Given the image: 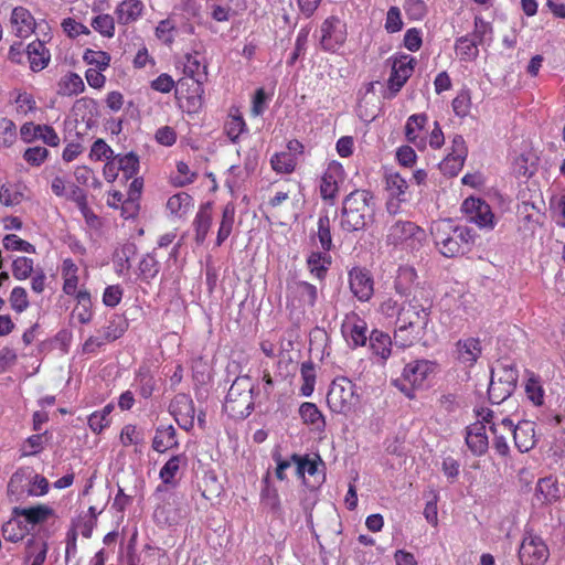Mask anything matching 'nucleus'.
<instances>
[{"instance_id": "1", "label": "nucleus", "mask_w": 565, "mask_h": 565, "mask_svg": "<svg viewBox=\"0 0 565 565\" xmlns=\"http://www.w3.org/2000/svg\"><path fill=\"white\" fill-rule=\"evenodd\" d=\"M431 235L440 254L448 258L469 253L475 244L472 231L467 226L455 225L450 220L434 222Z\"/></svg>"}, {"instance_id": "2", "label": "nucleus", "mask_w": 565, "mask_h": 565, "mask_svg": "<svg viewBox=\"0 0 565 565\" xmlns=\"http://www.w3.org/2000/svg\"><path fill=\"white\" fill-rule=\"evenodd\" d=\"M374 214L375 204L371 192L355 190L343 200L340 226L347 232L363 230L373 222Z\"/></svg>"}, {"instance_id": "3", "label": "nucleus", "mask_w": 565, "mask_h": 565, "mask_svg": "<svg viewBox=\"0 0 565 565\" xmlns=\"http://www.w3.org/2000/svg\"><path fill=\"white\" fill-rule=\"evenodd\" d=\"M225 412L235 419H243L254 409V384L249 376H237L224 403Z\"/></svg>"}, {"instance_id": "4", "label": "nucleus", "mask_w": 565, "mask_h": 565, "mask_svg": "<svg viewBox=\"0 0 565 565\" xmlns=\"http://www.w3.org/2000/svg\"><path fill=\"white\" fill-rule=\"evenodd\" d=\"M425 231L408 220H396L387 226L385 242L387 245L406 250H415L423 246Z\"/></svg>"}, {"instance_id": "5", "label": "nucleus", "mask_w": 565, "mask_h": 565, "mask_svg": "<svg viewBox=\"0 0 565 565\" xmlns=\"http://www.w3.org/2000/svg\"><path fill=\"white\" fill-rule=\"evenodd\" d=\"M327 402L333 413L350 414L359 402L355 385L347 377L335 379L331 383Z\"/></svg>"}, {"instance_id": "6", "label": "nucleus", "mask_w": 565, "mask_h": 565, "mask_svg": "<svg viewBox=\"0 0 565 565\" xmlns=\"http://www.w3.org/2000/svg\"><path fill=\"white\" fill-rule=\"evenodd\" d=\"M434 371V362L428 360H417L406 364L402 376L394 380L393 383L407 397L412 398L414 397V390L420 387Z\"/></svg>"}, {"instance_id": "7", "label": "nucleus", "mask_w": 565, "mask_h": 565, "mask_svg": "<svg viewBox=\"0 0 565 565\" xmlns=\"http://www.w3.org/2000/svg\"><path fill=\"white\" fill-rule=\"evenodd\" d=\"M429 306L419 302L416 296L397 310L396 326H408L424 332L429 321Z\"/></svg>"}, {"instance_id": "8", "label": "nucleus", "mask_w": 565, "mask_h": 565, "mask_svg": "<svg viewBox=\"0 0 565 565\" xmlns=\"http://www.w3.org/2000/svg\"><path fill=\"white\" fill-rule=\"evenodd\" d=\"M127 330V322L118 316H114L108 323L97 330L96 335H90L83 344V352L94 353L106 343L121 338Z\"/></svg>"}, {"instance_id": "9", "label": "nucleus", "mask_w": 565, "mask_h": 565, "mask_svg": "<svg viewBox=\"0 0 565 565\" xmlns=\"http://www.w3.org/2000/svg\"><path fill=\"white\" fill-rule=\"evenodd\" d=\"M320 45L324 51L335 52L347 41V24L338 17L327 18L320 26Z\"/></svg>"}, {"instance_id": "10", "label": "nucleus", "mask_w": 565, "mask_h": 565, "mask_svg": "<svg viewBox=\"0 0 565 565\" xmlns=\"http://www.w3.org/2000/svg\"><path fill=\"white\" fill-rule=\"evenodd\" d=\"M550 557V550L542 537L527 534L523 537L519 548V558L522 565H544Z\"/></svg>"}, {"instance_id": "11", "label": "nucleus", "mask_w": 565, "mask_h": 565, "mask_svg": "<svg viewBox=\"0 0 565 565\" xmlns=\"http://www.w3.org/2000/svg\"><path fill=\"white\" fill-rule=\"evenodd\" d=\"M392 64V73L387 82L390 95L388 98L394 97L414 71L416 60L409 55L402 54L393 56L388 60Z\"/></svg>"}, {"instance_id": "12", "label": "nucleus", "mask_w": 565, "mask_h": 565, "mask_svg": "<svg viewBox=\"0 0 565 565\" xmlns=\"http://www.w3.org/2000/svg\"><path fill=\"white\" fill-rule=\"evenodd\" d=\"M461 211L468 222L476 224L479 228L492 230L494 227V215L490 205L477 198H468L462 202Z\"/></svg>"}, {"instance_id": "13", "label": "nucleus", "mask_w": 565, "mask_h": 565, "mask_svg": "<svg viewBox=\"0 0 565 565\" xmlns=\"http://www.w3.org/2000/svg\"><path fill=\"white\" fill-rule=\"evenodd\" d=\"M169 411L181 428L189 430L193 427L195 409L189 395L177 394L170 403Z\"/></svg>"}, {"instance_id": "14", "label": "nucleus", "mask_w": 565, "mask_h": 565, "mask_svg": "<svg viewBox=\"0 0 565 565\" xmlns=\"http://www.w3.org/2000/svg\"><path fill=\"white\" fill-rule=\"evenodd\" d=\"M186 515L185 508L178 497L166 501L157 507L153 512V519L160 526H173L179 524Z\"/></svg>"}, {"instance_id": "15", "label": "nucleus", "mask_w": 565, "mask_h": 565, "mask_svg": "<svg viewBox=\"0 0 565 565\" xmlns=\"http://www.w3.org/2000/svg\"><path fill=\"white\" fill-rule=\"evenodd\" d=\"M468 154V149L465 139L460 135H456L451 141V151L440 162V170L445 174L457 175L462 169L465 160Z\"/></svg>"}, {"instance_id": "16", "label": "nucleus", "mask_w": 565, "mask_h": 565, "mask_svg": "<svg viewBox=\"0 0 565 565\" xmlns=\"http://www.w3.org/2000/svg\"><path fill=\"white\" fill-rule=\"evenodd\" d=\"M350 289L360 301H367L373 296V278L369 270L354 267L349 273Z\"/></svg>"}, {"instance_id": "17", "label": "nucleus", "mask_w": 565, "mask_h": 565, "mask_svg": "<svg viewBox=\"0 0 565 565\" xmlns=\"http://www.w3.org/2000/svg\"><path fill=\"white\" fill-rule=\"evenodd\" d=\"M343 167L332 161L328 164L320 183V193L323 200H334L339 193V183L343 180Z\"/></svg>"}, {"instance_id": "18", "label": "nucleus", "mask_w": 565, "mask_h": 565, "mask_svg": "<svg viewBox=\"0 0 565 565\" xmlns=\"http://www.w3.org/2000/svg\"><path fill=\"white\" fill-rule=\"evenodd\" d=\"M428 118L425 114H415L408 117L405 125V137L407 141L415 145L418 149L426 148V131Z\"/></svg>"}, {"instance_id": "19", "label": "nucleus", "mask_w": 565, "mask_h": 565, "mask_svg": "<svg viewBox=\"0 0 565 565\" xmlns=\"http://www.w3.org/2000/svg\"><path fill=\"white\" fill-rule=\"evenodd\" d=\"M10 23L15 36L25 39L30 36L36 26L35 19L31 12L23 7H15L10 17Z\"/></svg>"}, {"instance_id": "20", "label": "nucleus", "mask_w": 565, "mask_h": 565, "mask_svg": "<svg viewBox=\"0 0 565 565\" xmlns=\"http://www.w3.org/2000/svg\"><path fill=\"white\" fill-rule=\"evenodd\" d=\"M143 10L141 0H122L116 6L114 13L119 25H129L142 17Z\"/></svg>"}, {"instance_id": "21", "label": "nucleus", "mask_w": 565, "mask_h": 565, "mask_svg": "<svg viewBox=\"0 0 565 565\" xmlns=\"http://www.w3.org/2000/svg\"><path fill=\"white\" fill-rule=\"evenodd\" d=\"M54 511L45 505L38 504L31 508H20L15 507L12 510V515L15 518H23V523L26 524L31 530L34 525L44 523L50 516H52Z\"/></svg>"}, {"instance_id": "22", "label": "nucleus", "mask_w": 565, "mask_h": 565, "mask_svg": "<svg viewBox=\"0 0 565 565\" xmlns=\"http://www.w3.org/2000/svg\"><path fill=\"white\" fill-rule=\"evenodd\" d=\"M466 444L476 456H482L489 447L486 426L481 422H476L467 427Z\"/></svg>"}, {"instance_id": "23", "label": "nucleus", "mask_w": 565, "mask_h": 565, "mask_svg": "<svg viewBox=\"0 0 565 565\" xmlns=\"http://www.w3.org/2000/svg\"><path fill=\"white\" fill-rule=\"evenodd\" d=\"M514 445L521 452H527L536 445L535 424L531 420L520 422L513 429Z\"/></svg>"}, {"instance_id": "24", "label": "nucleus", "mask_w": 565, "mask_h": 565, "mask_svg": "<svg viewBox=\"0 0 565 565\" xmlns=\"http://www.w3.org/2000/svg\"><path fill=\"white\" fill-rule=\"evenodd\" d=\"M342 333L352 345H364L367 340L366 322L354 315L343 323Z\"/></svg>"}, {"instance_id": "25", "label": "nucleus", "mask_w": 565, "mask_h": 565, "mask_svg": "<svg viewBox=\"0 0 565 565\" xmlns=\"http://www.w3.org/2000/svg\"><path fill=\"white\" fill-rule=\"evenodd\" d=\"M26 54L30 68L33 72H40L44 70L51 60L49 49L45 46L44 42L40 40L33 41L26 46Z\"/></svg>"}, {"instance_id": "26", "label": "nucleus", "mask_w": 565, "mask_h": 565, "mask_svg": "<svg viewBox=\"0 0 565 565\" xmlns=\"http://www.w3.org/2000/svg\"><path fill=\"white\" fill-rule=\"evenodd\" d=\"M183 73L200 85L206 81L207 66L203 63L202 57L198 52L184 55Z\"/></svg>"}, {"instance_id": "27", "label": "nucleus", "mask_w": 565, "mask_h": 565, "mask_svg": "<svg viewBox=\"0 0 565 565\" xmlns=\"http://www.w3.org/2000/svg\"><path fill=\"white\" fill-rule=\"evenodd\" d=\"M194 241L198 245L204 243L211 225H212V211L210 204L202 205L193 220Z\"/></svg>"}, {"instance_id": "28", "label": "nucleus", "mask_w": 565, "mask_h": 565, "mask_svg": "<svg viewBox=\"0 0 565 565\" xmlns=\"http://www.w3.org/2000/svg\"><path fill=\"white\" fill-rule=\"evenodd\" d=\"M491 379L497 380L509 390H514L518 383L519 373L512 362L501 361L492 369Z\"/></svg>"}, {"instance_id": "29", "label": "nucleus", "mask_w": 565, "mask_h": 565, "mask_svg": "<svg viewBox=\"0 0 565 565\" xmlns=\"http://www.w3.org/2000/svg\"><path fill=\"white\" fill-rule=\"evenodd\" d=\"M481 354L480 341L476 338H468L457 342V358L468 365H473Z\"/></svg>"}, {"instance_id": "30", "label": "nucleus", "mask_w": 565, "mask_h": 565, "mask_svg": "<svg viewBox=\"0 0 565 565\" xmlns=\"http://www.w3.org/2000/svg\"><path fill=\"white\" fill-rule=\"evenodd\" d=\"M299 415L302 422L312 426V430L323 433L326 428V420L322 413L316 404L305 402L299 407Z\"/></svg>"}, {"instance_id": "31", "label": "nucleus", "mask_w": 565, "mask_h": 565, "mask_svg": "<svg viewBox=\"0 0 565 565\" xmlns=\"http://www.w3.org/2000/svg\"><path fill=\"white\" fill-rule=\"evenodd\" d=\"M178 446L177 433L172 425L159 426L152 441V448L158 452H164Z\"/></svg>"}, {"instance_id": "32", "label": "nucleus", "mask_w": 565, "mask_h": 565, "mask_svg": "<svg viewBox=\"0 0 565 565\" xmlns=\"http://www.w3.org/2000/svg\"><path fill=\"white\" fill-rule=\"evenodd\" d=\"M369 339L372 353L381 360L386 361L392 353L391 337L383 331L373 330Z\"/></svg>"}, {"instance_id": "33", "label": "nucleus", "mask_w": 565, "mask_h": 565, "mask_svg": "<svg viewBox=\"0 0 565 565\" xmlns=\"http://www.w3.org/2000/svg\"><path fill=\"white\" fill-rule=\"evenodd\" d=\"M536 495L542 502H554L562 495L558 482L553 477H545L539 480L536 484Z\"/></svg>"}, {"instance_id": "34", "label": "nucleus", "mask_w": 565, "mask_h": 565, "mask_svg": "<svg viewBox=\"0 0 565 565\" xmlns=\"http://www.w3.org/2000/svg\"><path fill=\"white\" fill-rule=\"evenodd\" d=\"M62 278L64 280L63 291L66 295H75L78 286V266L71 258H66L62 263Z\"/></svg>"}, {"instance_id": "35", "label": "nucleus", "mask_w": 565, "mask_h": 565, "mask_svg": "<svg viewBox=\"0 0 565 565\" xmlns=\"http://www.w3.org/2000/svg\"><path fill=\"white\" fill-rule=\"evenodd\" d=\"M167 210L174 217H183L193 207V199L185 192L177 193L169 198Z\"/></svg>"}, {"instance_id": "36", "label": "nucleus", "mask_w": 565, "mask_h": 565, "mask_svg": "<svg viewBox=\"0 0 565 565\" xmlns=\"http://www.w3.org/2000/svg\"><path fill=\"white\" fill-rule=\"evenodd\" d=\"M31 531L20 518L13 516L2 525V536L4 540L17 543Z\"/></svg>"}, {"instance_id": "37", "label": "nucleus", "mask_w": 565, "mask_h": 565, "mask_svg": "<svg viewBox=\"0 0 565 565\" xmlns=\"http://www.w3.org/2000/svg\"><path fill=\"white\" fill-rule=\"evenodd\" d=\"M330 265L331 256L327 252H312L307 258L308 269L318 279H322L326 276Z\"/></svg>"}, {"instance_id": "38", "label": "nucleus", "mask_w": 565, "mask_h": 565, "mask_svg": "<svg viewBox=\"0 0 565 565\" xmlns=\"http://www.w3.org/2000/svg\"><path fill=\"white\" fill-rule=\"evenodd\" d=\"M235 220V207L232 203L224 206L222 212V220L220 222L216 245L221 246L231 235Z\"/></svg>"}, {"instance_id": "39", "label": "nucleus", "mask_w": 565, "mask_h": 565, "mask_svg": "<svg viewBox=\"0 0 565 565\" xmlns=\"http://www.w3.org/2000/svg\"><path fill=\"white\" fill-rule=\"evenodd\" d=\"M386 190L390 196L406 201L405 194L408 189L407 181L398 172H387L385 175Z\"/></svg>"}, {"instance_id": "40", "label": "nucleus", "mask_w": 565, "mask_h": 565, "mask_svg": "<svg viewBox=\"0 0 565 565\" xmlns=\"http://www.w3.org/2000/svg\"><path fill=\"white\" fill-rule=\"evenodd\" d=\"M84 88V82L76 73H67L58 83V94L62 96L78 95Z\"/></svg>"}, {"instance_id": "41", "label": "nucleus", "mask_w": 565, "mask_h": 565, "mask_svg": "<svg viewBox=\"0 0 565 565\" xmlns=\"http://www.w3.org/2000/svg\"><path fill=\"white\" fill-rule=\"evenodd\" d=\"M30 471L18 470L14 472L8 483V493L15 495L17 499L22 497L24 493L28 494V488H30Z\"/></svg>"}, {"instance_id": "42", "label": "nucleus", "mask_w": 565, "mask_h": 565, "mask_svg": "<svg viewBox=\"0 0 565 565\" xmlns=\"http://www.w3.org/2000/svg\"><path fill=\"white\" fill-rule=\"evenodd\" d=\"M424 332L416 331L412 327L405 326H396L394 333L395 345L399 348H408L416 343L422 337Z\"/></svg>"}, {"instance_id": "43", "label": "nucleus", "mask_w": 565, "mask_h": 565, "mask_svg": "<svg viewBox=\"0 0 565 565\" xmlns=\"http://www.w3.org/2000/svg\"><path fill=\"white\" fill-rule=\"evenodd\" d=\"M90 25L104 38L111 39L115 36V18L108 13H100L94 17Z\"/></svg>"}, {"instance_id": "44", "label": "nucleus", "mask_w": 565, "mask_h": 565, "mask_svg": "<svg viewBox=\"0 0 565 565\" xmlns=\"http://www.w3.org/2000/svg\"><path fill=\"white\" fill-rule=\"evenodd\" d=\"M270 164L277 173H291L297 164L296 156L291 152H279L271 157Z\"/></svg>"}, {"instance_id": "45", "label": "nucleus", "mask_w": 565, "mask_h": 565, "mask_svg": "<svg viewBox=\"0 0 565 565\" xmlns=\"http://www.w3.org/2000/svg\"><path fill=\"white\" fill-rule=\"evenodd\" d=\"M186 463V458L183 455L171 457L160 470V478L166 484L174 483V478L180 470L181 465Z\"/></svg>"}, {"instance_id": "46", "label": "nucleus", "mask_w": 565, "mask_h": 565, "mask_svg": "<svg viewBox=\"0 0 565 565\" xmlns=\"http://www.w3.org/2000/svg\"><path fill=\"white\" fill-rule=\"evenodd\" d=\"M478 45L480 44L475 39L468 35L461 36L456 41V53L463 61H472L479 54Z\"/></svg>"}, {"instance_id": "47", "label": "nucleus", "mask_w": 565, "mask_h": 565, "mask_svg": "<svg viewBox=\"0 0 565 565\" xmlns=\"http://www.w3.org/2000/svg\"><path fill=\"white\" fill-rule=\"evenodd\" d=\"M415 278L416 273L413 268H401L395 279V289L397 294L403 297H408L411 295V287L414 284Z\"/></svg>"}, {"instance_id": "48", "label": "nucleus", "mask_w": 565, "mask_h": 565, "mask_svg": "<svg viewBox=\"0 0 565 565\" xmlns=\"http://www.w3.org/2000/svg\"><path fill=\"white\" fill-rule=\"evenodd\" d=\"M264 488L260 492L262 502L269 507L274 512L280 511V498L275 487L269 483V476L263 479Z\"/></svg>"}, {"instance_id": "49", "label": "nucleus", "mask_w": 565, "mask_h": 565, "mask_svg": "<svg viewBox=\"0 0 565 565\" xmlns=\"http://www.w3.org/2000/svg\"><path fill=\"white\" fill-rule=\"evenodd\" d=\"M317 236L323 252H329L332 244L330 218L328 215H321L318 220Z\"/></svg>"}, {"instance_id": "50", "label": "nucleus", "mask_w": 565, "mask_h": 565, "mask_svg": "<svg viewBox=\"0 0 565 565\" xmlns=\"http://www.w3.org/2000/svg\"><path fill=\"white\" fill-rule=\"evenodd\" d=\"M492 25L481 17L475 18L473 39L480 44H489L492 41Z\"/></svg>"}, {"instance_id": "51", "label": "nucleus", "mask_w": 565, "mask_h": 565, "mask_svg": "<svg viewBox=\"0 0 565 565\" xmlns=\"http://www.w3.org/2000/svg\"><path fill=\"white\" fill-rule=\"evenodd\" d=\"M301 380L300 393L302 396L309 397L315 391L316 373L311 363H302L301 365Z\"/></svg>"}, {"instance_id": "52", "label": "nucleus", "mask_w": 565, "mask_h": 565, "mask_svg": "<svg viewBox=\"0 0 565 565\" xmlns=\"http://www.w3.org/2000/svg\"><path fill=\"white\" fill-rule=\"evenodd\" d=\"M84 61L96 70L105 71L110 63V55L104 51L87 49L83 55Z\"/></svg>"}, {"instance_id": "53", "label": "nucleus", "mask_w": 565, "mask_h": 565, "mask_svg": "<svg viewBox=\"0 0 565 565\" xmlns=\"http://www.w3.org/2000/svg\"><path fill=\"white\" fill-rule=\"evenodd\" d=\"M525 393L534 405H542L544 402V390L537 376L531 374L525 383Z\"/></svg>"}, {"instance_id": "54", "label": "nucleus", "mask_w": 565, "mask_h": 565, "mask_svg": "<svg viewBox=\"0 0 565 565\" xmlns=\"http://www.w3.org/2000/svg\"><path fill=\"white\" fill-rule=\"evenodd\" d=\"M296 292L299 296L300 301L305 306H315L318 298V290L316 286L307 281H299L296 284Z\"/></svg>"}, {"instance_id": "55", "label": "nucleus", "mask_w": 565, "mask_h": 565, "mask_svg": "<svg viewBox=\"0 0 565 565\" xmlns=\"http://www.w3.org/2000/svg\"><path fill=\"white\" fill-rule=\"evenodd\" d=\"M118 167L127 179L134 178L139 171V158L134 152L118 156Z\"/></svg>"}, {"instance_id": "56", "label": "nucleus", "mask_w": 565, "mask_h": 565, "mask_svg": "<svg viewBox=\"0 0 565 565\" xmlns=\"http://www.w3.org/2000/svg\"><path fill=\"white\" fill-rule=\"evenodd\" d=\"M17 139V127L8 118L0 119V147L9 148Z\"/></svg>"}, {"instance_id": "57", "label": "nucleus", "mask_w": 565, "mask_h": 565, "mask_svg": "<svg viewBox=\"0 0 565 565\" xmlns=\"http://www.w3.org/2000/svg\"><path fill=\"white\" fill-rule=\"evenodd\" d=\"M245 121L239 115H230L224 125L226 136L235 142L245 129Z\"/></svg>"}, {"instance_id": "58", "label": "nucleus", "mask_w": 565, "mask_h": 565, "mask_svg": "<svg viewBox=\"0 0 565 565\" xmlns=\"http://www.w3.org/2000/svg\"><path fill=\"white\" fill-rule=\"evenodd\" d=\"M156 36L162 43L171 45L175 36V24L171 19L162 20L156 26Z\"/></svg>"}, {"instance_id": "59", "label": "nucleus", "mask_w": 565, "mask_h": 565, "mask_svg": "<svg viewBox=\"0 0 565 565\" xmlns=\"http://www.w3.org/2000/svg\"><path fill=\"white\" fill-rule=\"evenodd\" d=\"M139 271L141 279L149 281L158 275L159 263L152 255L147 254L139 263Z\"/></svg>"}, {"instance_id": "60", "label": "nucleus", "mask_w": 565, "mask_h": 565, "mask_svg": "<svg viewBox=\"0 0 565 565\" xmlns=\"http://www.w3.org/2000/svg\"><path fill=\"white\" fill-rule=\"evenodd\" d=\"M3 247L7 250H21L24 253L33 254L35 253V247L29 242L20 238L15 234H8L3 237Z\"/></svg>"}, {"instance_id": "61", "label": "nucleus", "mask_w": 565, "mask_h": 565, "mask_svg": "<svg viewBox=\"0 0 565 565\" xmlns=\"http://www.w3.org/2000/svg\"><path fill=\"white\" fill-rule=\"evenodd\" d=\"M33 271V259L29 257H18L12 263V275L18 280L26 279Z\"/></svg>"}, {"instance_id": "62", "label": "nucleus", "mask_w": 565, "mask_h": 565, "mask_svg": "<svg viewBox=\"0 0 565 565\" xmlns=\"http://www.w3.org/2000/svg\"><path fill=\"white\" fill-rule=\"evenodd\" d=\"M514 390H509L508 387L503 386V384H500L497 380L491 379L488 394L489 398L493 404H500L501 402L505 401Z\"/></svg>"}, {"instance_id": "63", "label": "nucleus", "mask_w": 565, "mask_h": 565, "mask_svg": "<svg viewBox=\"0 0 565 565\" xmlns=\"http://www.w3.org/2000/svg\"><path fill=\"white\" fill-rule=\"evenodd\" d=\"M120 441L124 446H137L143 441V434L135 425H126L120 433Z\"/></svg>"}, {"instance_id": "64", "label": "nucleus", "mask_w": 565, "mask_h": 565, "mask_svg": "<svg viewBox=\"0 0 565 565\" xmlns=\"http://www.w3.org/2000/svg\"><path fill=\"white\" fill-rule=\"evenodd\" d=\"M49 157V150L44 147H31L23 153V159L33 167H40Z\"/></svg>"}]
</instances>
